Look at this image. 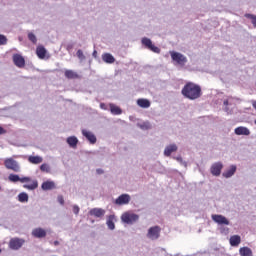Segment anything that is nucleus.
<instances>
[{"mask_svg": "<svg viewBox=\"0 0 256 256\" xmlns=\"http://www.w3.org/2000/svg\"><path fill=\"white\" fill-rule=\"evenodd\" d=\"M181 94L185 99H189V101H195L202 95L201 86L193 82H187L182 88Z\"/></svg>", "mask_w": 256, "mask_h": 256, "instance_id": "obj_1", "label": "nucleus"}, {"mask_svg": "<svg viewBox=\"0 0 256 256\" xmlns=\"http://www.w3.org/2000/svg\"><path fill=\"white\" fill-rule=\"evenodd\" d=\"M4 167L8 169V171H13L14 173L21 172V164L15 158L10 157L4 160Z\"/></svg>", "mask_w": 256, "mask_h": 256, "instance_id": "obj_2", "label": "nucleus"}, {"mask_svg": "<svg viewBox=\"0 0 256 256\" xmlns=\"http://www.w3.org/2000/svg\"><path fill=\"white\" fill-rule=\"evenodd\" d=\"M121 221L126 225H135L139 221V215L133 212H124L121 215Z\"/></svg>", "mask_w": 256, "mask_h": 256, "instance_id": "obj_3", "label": "nucleus"}, {"mask_svg": "<svg viewBox=\"0 0 256 256\" xmlns=\"http://www.w3.org/2000/svg\"><path fill=\"white\" fill-rule=\"evenodd\" d=\"M147 239H150V241H157L159 237H161V227L159 226H152L148 229V232L146 234Z\"/></svg>", "mask_w": 256, "mask_h": 256, "instance_id": "obj_4", "label": "nucleus"}, {"mask_svg": "<svg viewBox=\"0 0 256 256\" xmlns=\"http://www.w3.org/2000/svg\"><path fill=\"white\" fill-rule=\"evenodd\" d=\"M170 55H171L172 61H175L177 65H180L181 67H185V65L187 64V58L185 55L175 51L170 52Z\"/></svg>", "mask_w": 256, "mask_h": 256, "instance_id": "obj_5", "label": "nucleus"}, {"mask_svg": "<svg viewBox=\"0 0 256 256\" xmlns=\"http://www.w3.org/2000/svg\"><path fill=\"white\" fill-rule=\"evenodd\" d=\"M223 167L224 165L221 161L212 163V165L210 166L211 175H213V177H220L221 172L223 171Z\"/></svg>", "mask_w": 256, "mask_h": 256, "instance_id": "obj_6", "label": "nucleus"}, {"mask_svg": "<svg viewBox=\"0 0 256 256\" xmlns=\"http://www.w3.org/2000/svg\"><path fill=\"white\" fill-rule=\"evenodd\" d=\"M141 43L142 45H144V47H146V49H149L153 53H158V54L161 53V49L153 45V41H151V39L144 37L141 39Z\"/></svg>", "mask_w": 256, "mask_h": 256, "instance_id": "obj_7", "label": "nucleus"}, {"mask_svg": "<svg viewBox=\"0 0 256 256\" xmlns=\"http://www.w3.org/2000/svg\"><path fill=\"white\" fill-rule=\"evenodd\" d=\"M36 55L38 59H41L42 61H47L48 59H51V55L49 52H47V49H45V46L39 45L36 48Z\"/></svg>", "mask_w": 256, "mask_h": 256, "instance_id": "obj_8", "label": "nucleus"}, {"mask_svg": "<svg viewBox=\"0 0 256 256\" xmlns=\"http://www.w3.org/2000/svg\"><path fill=\"white\" fill-rule=\"evenodd\" d=\"M132 123H136V127L138 129H141V131H150V129H153V124H151L150 121L146 120H130Z\"/></svg>", "mask_w": 256, "mask_h": 256, "instance_id": "obj_9", "label": "nucleus"}, {"mask_svg": "<svg viewBox=\"0 0 256 256\" xmlns=\"http://www.w3.org/2000/svg\"><path fill=\"white\" fill-rule=\"evenodd\" d=\"M25 240L21 238H12L9 241V248L13 251H17L23 247Z\"/></svg>", "mask_w": 256, "mask_h": 256, "instance_id": "obj_10", "label": "nucleus"}, {"mask_svg": "<svg viewBox=\"0 0 256 256\" xmlns=\"http://www.w3.org/2000/svg\"><path fill=\"white\" fill-rule=\"evenodd\" d=\"M81 133L83 137H85V139H87V141H89L91 145H95V143H97V136H95V134L90 130L82 129Z\"/></svg>", "mask_w": 256, "mask_h": 256, "instance_id": "obj_11", "label": "nucleus"}, {"mask_svg": "<svg viewBox=\"0 0 256 256\" xmlns=\"http://www.w3.org/2000/svg\"><path fill=\"white\" fill-rule=\"evenodd\" d=\"M179 150V146H177V144L175 143H171L165 146L164 148V157H171V155H173V153H177V151Z\"/></svg>", "mask_w": 256, "mask_h": 256, "instance_id": "obj_12", "label": "nucleus"}, {"mask_svg": "<svg viewBox=\"0 0 256 256\" xmlns=\"http://www.w3.org/2000/svg\"><path fill=\"white\" fill-rule=\"evenodd\" d=\"M211 218L217 225H230L229 219L221 214H213Z\"/></svg>", "mask_w": 256, "mask_h": 256, "instance_id": "obj_13", "label": "nucleus"}, {"mask_svg": "<svg viewBox=\"0 0 256 256\" xmlns=\"http://www.w3.org/2000/svg\"><path fill=\"white\" fill-rule=\"evenodd\" d=\"M8 181H10L11 183H18V181L20 183H29L31 181L30 177H19V175L17 174H10L8 176Z\"/></svg>", "mask_w": 256, "mask_h": 256, "instance_id": "obj_14", "label": "nucleus"}, {"mask_svg": "<svg viewBox=\"0 0 256 256\" xmlns=\"http://www.w3.org/2000/svg\"><path fill=\"white\" fill-rule=\"evenodd\" d=\"M235 173H237V165L232 164L222 173V177L224 179H231Z\"/></svg>", "mask_w": 256, "mask_h": 256, "instance_id": "obj_15", "label": "nucleus"}, {"mask_svg": "<svg viewBox=\"0 0 256 256\" xmlns=\"http://www.w3.org/2000/svg\"><path fill=\"white\" fill-rule=\"evenodd\" d=\"M115 205H129L131 203V195L122 194L115 200Z\"/></svg>", "mask_w": 256, "mask_h": 256, "instance_id": "obj_16", "label": "nucleus"}, {"mask_svg": "<svg viewBox=\"0 0 256 256\" xmlns=\"http://www.w3.org/2000/svg\"><path fill=\"white\" fill-rule=\"evenodd\" d=\"M12 60L14 65L19 67V69H23V67H25V58H23L21 54H13Z\"/></svg>", "mask_w": 256, "mask_h": 256, "instance_id": "obj_17", "label": "nucleus"}, {"mask_svg": "<svg viewBox=\"0 0 256 256\" xmlns=\"http://www.w3.org/2000/svg\"><path fill=\"white\" fill-rule=\"evenodd\" d=\"M42 191H53V189H57V184L53 180L44 181L41 185Z\"/></svg>", "mask_w": 256, "mask_h": 256, "instance_id": "obj_18", "label": "nucleus"}, {"mask_svg": "<svg viewBox=\"0 0 256 256\" xmlns=\"http://www.w3.org/2000/svg\"><path fill=\"white\" fill-rule=\"evenodd\" d=\"M115 223H117V217L115 214H111L106 218V225L110 231H115Z\"/></svg>", "mask_w": 256, "mask_h": 256, "instance_id": "obj_19", "label": "nucleus"}, {"mask_svg": "<svg viewBox=\"0 0 256 256\" xmlns=\"http://www.w3.org/2000/svg\"><path fill=\"white\" fill-rule=\"evenodd\" d=\"M33 237H36V239H45L47 237V230L41 227L35 228L33 230Z\"/></svg>", "mask_w": 256, "mask_h": 256, "instance_id": "obj_20", "label": "nucleus"}, {"mask_svg": "<svg viewBox=\"0 0 256 256\" xmlns=\"http://www.w3.org/2000/svg\"><path fill=\"white\" fill-rule=\"evenodd\" d=\"M235 135H244L245 137H249L251 135V130L245 126H239L234 129Z\"/></svg>", "mask_w": 256, "mask_h": 256, "instance_id": "obj_21", "label": "nucleus"}, {"mask_svg": "<svg viewBox=\"0 0 256 256\" xmlns=\"http://www.w3.org/2000/svg\"><path fill=\"white\" fill-rule=\"evenodd\" d=\"M89 215L101 219V217H105V210L103 208H92L89 211Z\"/></svg>", "mask_w": 256, "mask_h": 256, "instance_id": "obj_22", "label": "nucleus"}, {"mask_svg": "<svg viewBox=\"0 0 256 256\" xmlns=\"http://www.w3.org/2000/svg\"><path fill=\"white\" fill-rule=\"evenodd\" d=\"M66 143L69 145L70 149H77V145H79V138H77V136H70L66 138Z\"/></svg>", "mask_w": 256, "mask_h": 256, "instance_id": "obj_23", "label": "nucleus"}, {"mask_svg": "<svg viewBox=\"0 0 256 256\" xmlns=\"http://www.w3.org/2000/svg\"><path fill=\"white\" fill-rule=\"evenodd\" d=\"M102 61H104V63H108V65H111L115 63V57L111 53H104L102 54Z\"/></svg>", "mask_w": 256, "mask_h": 256, "instance_id": "obj_24", "label": "nucleus"}, {"mask_svg": "<svg viewBox=\"0 0 256 256\" xmlns=\"http://www.w3.org/2000/svg\"><path fill=\"white\" fill-rule=\"evenodd\" d=\"M137 105L142 109H149L151 107V102L145 98H140L137 100Z\"/></svg>", "mask_w": 256, "mask_h": 256, "instance_id": "obj_25", "label": "nucleus"}, {"mask_svg": "<svg viewBox=\"0 0 256 256\" xmlns=\"http://www.w3.org/2000/svg\"><path fill=\"white\" fill-rule=\"evenodd\" d=\"M240 244H241V236L233 235L230 237L231 247H239Z\"/></svg>", "mask_w": 256, "mask_h": 256, "instance_id": "obj_26", "label": "nucleus"}, {"mask_svg": "<svg viewBox=\"0 0 256 256\" xmlns=\"http://www.w3.org/2000/svg\"><path fill=\"white\" fill-rule=\"evenodd\" d=\"M240 256H253V250L251 248L244 246L239 249Z\"/></svg>", "mask_w": 256, "mask_h": 256, "instance_id": "obj_27", "label": "nucleus"}, {"mask_svg": "<svg viewBox=\"0 0 256 256\" xmlns=\"http://www.w3.org/2000/svg\"><path fill=\"white\" fill-rule=\"evenodd\" d=\"M64 75L66 79H79V74L73 70H65Z\"/></svg>", "mask_w": 256, "mask_h": 256, "instance_id": "obj_28", "label": "nucleus"}, {"mask_svg": "<svg viewBox=\"0 0 256 256\" xmlns=\"http://www.w3.org/2000/svg\"><path fill=\"white\" fill-rule=\"evenodd\" d=\"M172 159H174V161H177V163H179L180 165H182V167H185V169H187L188 163L187 161L183 160V157L181 155L173 156Z\"/></svg>", "mask_w": 256, "mask_h": 256, "instance_id": "obj_29", "label": "nucleus"}, {"mask_svg": "<svg viewBox=\"0 0 256 256\" xmlns=\"http://www.w3.org/2000/svg\"><path fill=\"white\" fill-rule=\"evenodd\" d=\"M110 112L112 113V115H121L123 113L121 108H119V106H116L114 104H110Z\"/></svg>", "mask_w": 256, "mask_h": 256, "instance_id": "obj_30", "label": "nucleus"}, {"mask_svg": "<svg viewBox=\"0 0 256 256\" xmlns=\"http://www.w3.org/2000/svg\"><path fill=\"white\" fill-rule=\"evenodd\" d=\"M18 201H20V203H27V201H29V196L27 195V193H20L18 195Z\"/></svg>", "mask_w": 256, "mask_h": 256, "instance_id": "obj_31", "label": "nucleus"}, {"mask_svg": "<svg viewBox=\"0 0 256 256\" xmlns=\"http://www.w3.org/2000/svg\"><path fill=\"white\" fill-rule=\"evenodd\" d=\"M76 57H78L80 63H83V61H85L87 59V57H85V54L83 53V50L79 49L76 52Z\"/></svg>", "mask_w": 256, "mask_h": 256, "instance_id": "obj_32", "label": "nucleus"}, {"mask_svg": "<svg viewBox=\"0 0 256 256\" xmlns=\"http://www.w3.org/2000/svg\"><path fill=\"white\" fill-rule=\"evenodd\" d=\"M40 171H42V173H51V166H49L47 163H44L40 166Z\"/></svg>", "mask_w": 256, "mask_h": 256, "instance_id": "obj_33", "label": "nucleus"}, {"mask_svg": "<svg viewBox=\"0 0 256 256\" xmlns=\"http://www.w3.org/2000/svg\"><path fill=\"white\" fill-rule=\"evenodd\" d=\"M39 163H43V157L33 156V164L34 165H39Z\"/></svg>", "mask_w": 256, "mask_h": 256, "instance_id": "obj_34", "label": "nucleus"}, {"mask_svg": "<svg viewBox=\"0 0 256 256\" xmlns=\"http://www.w3.org/2000/svg\"><path fill=\"white\" fill-rule=\"evenodd\" d=\"M245 17L247 19H251L252 20V24L254 25V27H256V16L253 14H245Z\"/></svg>", "mask_w": 256, "mask_h": 256, "instance_id": "obj_35", "label": "nucleus"}, {"mask_svg": "<svg viewBox=\"0 0 256 256\" xmlns=\"http://www.w3.org/2000/svg\"><path fill=\"white\" fill-rule=\"evenodd\" d=\"M7 43V36L0 34V46Z\"/></svg>", "mask_w": 256, "mask_h": 256, "instance_id": "obj_36", "label": "nucleus"}, {"mask_svg": "<svg viewBox=\"0 0 256 256\" xmlns=\"http://www.w3.org/2000/svg\"><path fill=\"white\" fill-rule=\"evenodd\" d=\"M57 201L60 203V205H65V199L63 198V195H59L57 197Z\"/></svg>", "mask_w": 256, "mask_h": 256, "instance_id": "obj_37", "label": "nucleus"}, {"mask_svg": "<svg viewBox=\"0 0 256 256\" xmlns=\"http://www.w3.org/2000/svg\"><path fill=\"white\" fill-rule=\"evenodd\" d=\"M79 211H81V208H79V206H77V205H74L73 206L74 215H79Z\"/></svg>", "mask_w": 256, "mask_h": 256, "instance_id": "obj_38", "label": "nucleus"}, {"mask_svg": "<svg viewBox=\"0 0 256 256\" xmlns=\"http://www.w3.org/2000/svg\"><path fill=\"white\" fill-rule=\"evenodd\" d=\"M100 108L103 109L104 111H107V109H109V107L105 103H100Z\"/></svg>", "mask_w": 256, "mask_h": 256, "instance_id": "obj_39", "label": "nucleus"}, {"mask_svg": "<svg viewBox=\"0 0 256 256\" xmlns=\"http://www.w3.org/2000/svg\"><path fill=\"white\" fill-rule=\"evenodd\" d=\"M96 173H97V175H103V173H105V171L101 168H98V169H96Z\"/></svg>", "mask_w": 256, "mask_h": 256, "instance_id": "obj_40", "label": "nucleus"}, {"mask_svg": "<svg viewBox=\"0 0 256 256\" xmlns=\"http://www.w3.org/2000/svg\"><path fill=\"white\" fill-rule=\"evenodd\" d=\"M5 133H7V130L0 126V135H5Z\"/></svg>", "mask_w": 256, "mask_h": 256, "instance_id": "obj_41", "label": "nucleus"}, {"mask_svg": "<svg viewBox=\"0 0 256 256\" xmlns=\"http://www.w3.org/2000/svg\"><path fill=\"white\" fill-rule=\"evenodd\" d=\"M28 39H29L30 41H33V33H29V34H28Z\"/></svg>", "mask_w": 256, "mask_h": 256, "instance_id": "obj_42", "label": "nucleus"}, {"mask_svg": "<svg viewBox=\"0 0 256 256\" xmlns=\"http://www.w3.org/2000/svg\"><path fill=\"white\" fill-rule=\"evenodd\" d=\"M224 105H225V107H227L228 105H231L230 103H229V100H224Z\"/></svg>", "mask_w": 256, "mask_h": 256, "instance_id": "obj_43", "label": "nucleus"}, {"mask_svg": "<svg viewBox=\"0 0 256 256\" xmlns=\"http://www.w3.org/2000/svg\"><path fill=\"white\" fill-rule=\"evenodd\" d=\"M37 186H38L37 181H34L33 182V189H37Z\"/></svg>", "mask_w": 256, "mask_h": 256, "instance_id": "obj_44", "label": "nucleus"}, {"mask_svg": "<svg viewBox=\"0 0 256 256\" xmlns=\"http://www.w3.org/2000/svg\"><path fill=\"white\" fill-rule=\"evenodd\" d=\"M24 187H25L26 189H33V185H29V186L24 185Z\"/></svg>", "mask_w": 256, "mask_h": 256, "instance_id": "obj_45", "label": "nucleus"}, {"mask_svg": "<svg viewBox=\"0 0 256 256\" xmlns=\"http://www.w3.org/2000/svg\"><path fill=\"white\" fill-rule=\"evenodd\" d=\"M53 245H54L55 247L59 246V241H57V240L54 241V242H53Z\"/></svg>", "mask_w": 256, "mask_h": 256, "instance_id": "obj_46", "label": "nucleus"}, {"mask_svg": "<svg viewBox=\"0 0 256 256\" xmlns=\"http://www.w3.org/2000/svg\"><path fill=\"white\" fill-rule=\"evenodd\" d=\"M93 57H97V50H94L93 53H92Z\"/></svg>", "mask_w": 256, "mask_h": 256, "instance_id": "obj_47", "label": "nucleus"}, {"mask_svg": "<svg viewBox=\"0 0 256 256\" xmlns=\"http://www.w3.org/2000/svg\"><path fill=\"white\" fill-rule=\"evenodd\" d=\"M28 160L30 163H33V156H29Z\"/></svg>", "mask_w": 256, "mask_h": 256, "instance_id": "obj_48", "label": "nucleus"}, {"mask_svg": "<svg viewBox=\"0 0 256 256\" xmlns=\"http://www.w3.org/2000/svg\"><path fill=\"white\" fill-rule=\"evenodd\" d=\"M224 111H225L226 113H229V107L225 106Z\"/></svg>", "mask_w": 256, "mask_h": 256, "instance_id": "obj_49", "label": "nucleus"}, {"mask_svg": "<svg viewBox=\"0 0 256 256\" xmlns=\"http://www.w3.org/2000/svg\"><path fill=\"white\" fill-rule=\"evenodd\" d=\"M33 43H37V38L33 36Z\"/></svg>", "mask_w": 256, "mask_h": 256, "instance_id": "obj_50", "label": "nucleus"}, {"mask_svg": "<svg viewBox=\"0 0 256 256\" xmlns=\"http://www.w3.org/2000/svg\"><path fill=\"white\" fill-rule=\"evenodd\" d=\"M254 124L256 125V120H254Z\"/></svg>", "mask_w": 256, "mask_h": 256, "instance_id": "obj_51", "label": "nucleus"}, {"mask_svg": "<svg viewBox=\"0 0 256 256\" xmlns=\"http://www.w3.org/2000/svg\"><path fill=\"white\" fill-rule=\"evenodd\" d=\"M199 172L201 173V169H199Z\"/></svg>", "mask_w": 256, "mask_h": 256, "instance_id": "obj_52", "label": "nucleus"}, {"mask_svg": "<svg viewBox=\"0 0 256 256\" xmlns=\"http://www.w3.org/2000/svg\"><path fill=\"white\" fill-rule=\"evenodd\" d=\"M0 191H1V186H0Z\"/></svg>", "mask_w": 256, "mask_h": 256, "instance_id": "obj_53", "label": "nucleus"}, {"mask_svg": "<svg viewBox=\"0 0 256 256\" xmlns=\"http://www.w3.org/2000/svg\"><path fill=\"white\" fill-rule=\"evenodd\" d=\"M1 251H2V250L0 249V253H1Z\"/></svg>", "mask_w": 256, "mask_h": 256, "instance_id": "obj_54", "label": "nucleus"}]
</instances>
